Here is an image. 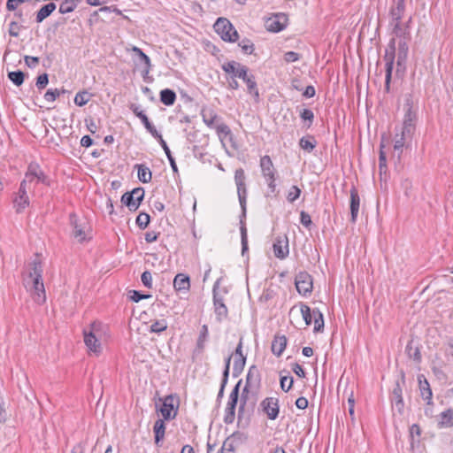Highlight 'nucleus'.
Here are the masks:
<instances>
[{
	"instance_id": "69168bd1",
	"label": "nucleus",
	"mask_w": 453,
	"mask_h": 453,
	"mask_svg": "<svg viewBox=\"0 0 453 453\" xmlns=\"http://www.w3.org/2000/svg\"><path fill=\"white\" fill-rule=\"evenodd\" d=\"M300 117L302 119L308 120L310 122L308 127H310L311 125V123L314 119V114H313L312 111L310 109H303L300 112Z\"/></svg>"
},
{
	"instance_id": "2eb2a0df",
	"label": "nucleus",
	"mask_w": 453,
	"mask_h": 453,
	"mask_svg": "<svg viewBox=\"0 0 453 453\" xmlns=\"http://www.w3.org/2000/svg\"><path fill=\"white\" fill-rule=\"evenodd\" d=\"M178 408H174V397L170 395L163 399L159 411L165 420L173 419L177 415Z\"/></svg>"
},
{
	"instance_id": "0eeeda50",
	"label": "nucleus",
	"mask_w": 453,
	"mask_h": 453,
	"mask_svg": "<svg viewBox=\"0 0 453 453\" xmlns=\"http://www.w3.org/2000/svg\"><path fill=\"white\" fill-rule=\"evenodd\" d=\"M246 176L244 170L242 168H238L234 172V181L237 187V194L241 207L242 209L243 213L246 211V202H247V188L245 183Z\"/></svg>"
},
{
	"instance_id": "bb28decb",
	"label": "nucleus",
	"mask_w": 453,
	"mask_h": 453,
	"mask_svg": "<svg viewBox=\"0 0 453 453\" xmlns=\"http://www.w3.org/2000/svg\"><path fill=\"white\" fill-rule=\"evenodd\" d=\"M173 288L177 291H188L190 288L189 277L184 273H178L173 280Z\"/></svg>"
},
{
	"instance_id": "39448f33",
	"label": "nucleus",
	"mask_w": 453,
	"mask_h": 453,
	"mask_svg": "<svg viewBox=\"0 0 453 453\" xmlns=\"http://www.w3.org/2000/svg\"><path fill=\"white\" fill-rule=\"evenodd\" d=\"M27 185L31 184L34 181L41 182L46 186H50V178L43 173L41 167L35 163L28 165L27 171L25 174V178L22 180Z\"/></svg>"
},
{
	"instance_id": "8fccbe9b",
	"label": "nucleus",
	"mask_w": 453,
	"mask_h": 453,
	"mask_svg": "<svg viewBox=\"0 0 453 453\" xmlns=\"http://www.w3.org/2000/svg\"><path fill=\"white\" fill-rule=\"evenodd\" d=\"M130 110L137 118L141 119L143 125L149 121L147 115L143 112V111L140 110L139 105L132 104L130 105Z\"/></svg>"
},
{
	"instance_id": "393cba45",
	"label": "nucleus",
	"mask_w": 453,
	"mask_h": 453,
	"mask_svg": "<svg viewBox=\"0 0 453 453\" xmlns=\"http://www.w3.org/2000/svg\"><path fill=\"white\" fill-rule=\"evenodd\" d=\"M287 337L285 335H279L276 334L272 342V352L277 356L280 357L287 346Z\"/></svg>"
},
{
	"instance_id": "3c124183",
	"label": "nucleus",
	"mask_w": 453,
	"mask_h": 453,
	"mask_svg": "<svg viewBox=\"0 0 453 453\" xmlns=\"http://www.w3.org/2000/svg\"><path fill=\"white\" fill-rule=\"evenodd\" d=\"M150 215L141 212L136 218V224L141 229H145L150 223Z\"/></svg>"
},
{
	"instance_id": "412c9836",
	"label": "nucleus",
	"mask_w": 453,
	"mask_h": 453,
	"mask_svg": "<svg viewBox=\"0 0 453 453\" xmlns=\"http://www.w3.org/2000/svg\"><path fill=\"white\" fill-rule=\"evenodd\" d=\"M350 221L355 223L357 221V214L360 206V197L357 189L352 187L350 191Z\"/></svg>"
},
{
	"instance_id": "cd10ccee",
	"label": "nucleus",
	"mask_w": 453,
	"mask_h": 453,
	"mask_svg": "<svg viewBox=\"0 0 453 453\" xmlns=\"http://www.w3.org/2000/svg\"><path fill=\"white\" fill-rule=\"evenodd\" d=\"M418 381L419 390H420L422 397L425 400H428V403H429L432 399L433 394H432V390H431V388H430V385H429L427 380L426 379V377L423 374H419L418 376Z\"/></svg>"
},
{
	"instance_id": "13d9d810",
	"label": "nucleus",
	"mask_w": 453,
	"mask_h": 453,
	"mask_svg": "<svg viewBox=\"0 0 453 453\" xmlns=\"http://www.w3.org/2000/svg\"><path fill=\"white\" fill-rule=\"evenodd\" d=\"M293 377L291 376H281L280 378V388L283 391L288 392L293 386Z\"/></svg>"
},
{
	"instance_id": "5701e85b",
	"label": "nucleus",
	"mask_w": 453,
	"mask_h": 453,
	"mask_svg": "<svg viewBox=\"0 0 453 453\" xmlns=\"http://www.w3.org/2000/svg\"><path fill=\"white\" fill-rule=\"evenodd\" d=\"M221 68L226 73L231 74V77L234 78H238V73L242 72L241 70H249L246 65L234 60L224 63Z\"/></svg>"
},
{
	"instance_id": "7c9ffc66",
	"label": "nucleus",
	"mask_w": 453,
	"mask_h": 453,
	"mask_svg": "<svg viewBox=\"0 0 453 453\" xmlns=\"http://www.w3.org/2000/svg\"><path fill=\"white\" fill-rule=\"evenodd\" d=\"M409 48L405 42V40H400L398 42V52H397V65L404 66L407 57H408Z\"/></svg>"
},
{
	"instance_id": "6e6d98bb",
	"label": "nucleus",
	"mask_w": 453,
	"mask_h": 453,
	"mask_svg": "<svg viewBox=\"0 0 453 453\" xmlns=\"http://www.w3.org/2000/svg\"><path fill=\"white\" fill-rule=\"evenodd\" d=\"M144 127L145 128L147 129V131L155 138L158 141V142L160 143L162 141H165L161 135V134H159L157 132V130L156 129V127L150 122V120L144 124Z\"/></svg>"
},
{
	"instance_id": "dca6fc26",
	"label": "nucleus",
	"mask_w": 453,
	"mask_h": 453,
	"mask_svg": "<svg viewBox=\"0 0 453 453\" xmlns=\"http://www.w3.org/2000/svg\"><path fill=\"white\" fill-rule=\"evenodd\" d=\"M217 283L213 287V303H214V311L216 314V318L218 321H222L226 319L228 314V310L226 304L223 302V298L219 296L216 292Z\"/></svg>"
},
{
	"instance_id": "2f4dec72",
	"label": "nucleus",
	"mask_w": 453,
	"mask_h": 453,
	"mask_svg": "<svg viewBox=\"0 0 453 453\" xmlns=\"http://www.w3.org/2000/svg\"><path fill=\"white\" fill-rule=\"evenodd\" d=\"M155 434V443L157 446H160V441L164 439L165 426L163 419H157L153 426Z\"/></svg>"
},
{
	"instance_id": "f704fd0d",
	"label": "nucleus",
	"mask_w": 453,
	"mask_h": 453,
	"mask_svg": "<svg viewBox=\"0 0 453 453\" xmlns=\"http://www.w3.org/2000/svg\"><path fill=\"white\" fill-rule=\"evenodd\" d=\"M317 145V141L312 135H306L300 139L299 146L307 152H311Z\"/></svg>"
},
{
	"instance_id": "c756f323",
	"label": "nucleus",
	"mask_w": 453,
	"mask_h": 453,
	"mask_svg": "<svg viewBox=\"0 0 453 453\" xmlns=\"http://www.w3.org/2000/svg\"><path fill=\"white\" fill-rule=\"evenodd\" d=\"M453 426V409L449 408L440 414V420L438 422L439 428L452 427Z\"/></svg>"
},
{
	"instance_id": "de8ad7c7",
	"label": "nucleus",
	"mask_w": 453,
	"mask_h": 453,
	"mask_svg": "<svg viewBox=\"0 0 453 453\" xmlns=\"http://www.w3.org/2000/svg\"><path fill=\"white\" fill-rule=\"evenodd\" d=\"M167 328V322L165 319H160L153 322L150 326V332L159 334Z\"/></svg>"
},
{
	"instance_id": "a878e982",
	"label": "nucleus",
	"mask_w": 453,
	"mask_h": 453,
	"mask_svg": "<svg viewBox=\"0 0 453 453\" xmlns=\"http://www.w3.org/2000/svg\"><path fill=\"white\" fill-rule=\"evenodd\" d=\"M56 4L52 2L44 4L35 13V21L37 23H42L46 18L51 15V13L56 10Z\"/></svg>"
},
{
	"instance_id": "4c0bfd02",
	"label": "nucleus",
	"mask_w": 453,
	"mask_h": 453,
	"mask_svg": "<svg viewBox=\"0 0 453 453\" xmlns=\"http://www.w3.org/2000/svg\"><path fill=\"white\" fill-rule=\"evenodd\" d=\"M412 135H403V131L401 130V134H396L395 136L394 150L402 152V149L404 147L407 141H411Z\"/></svg>"
},
{
	"instance_id": "b1692460",
	"label": "nucleus",
	"mask_w": 453,
	"mask_h": 453,
	"mask_svg": "<svg viewBox=\"0 0 453 453\" xmlns=\"http://www.w3.org/2000/svg\"><path fill=\"white\" fill-rule=\"evenodd\" d=\"M260 168L264 178H273L276 174V169L273 166V161L267 155L260 158Z\"/></svg>"
},
{
	"instance_id": "6ab92c4d",
	"label": "nucleus",
	"mask_w": 453,
	"mask_h": 453,
	"mask_svg": "<svg viewBox=\"0 0 453 453\" xmlns=\"http://www.w3.org/2000/svg\"><path fill=\"white\" fill-rule=\"evenodd\" d=\"M241 71L242 72L238 73V78L242 79L246 83L248 93L254 95L256 97H258L259 93L254 75L249 74V70Z\"/></svg>"
},
{
	"instance_id": "338daca9",
	"label": "nucleus",
	"mask_w": 453,
	"mask_h": 453,
	"mask_svg": "<svg viewBox=\"0 0 453 453\" xmlns=\"http://www.w3.org/2000/svg\"><path fill=\"white\" fill-rule=\"evenodd\" d=\"M141 280L142 284L146 287L150 288L152 287V275L149 271H145L142 273L141 276Z\"/></svg>"
},
{
	"instance_id": "052dcab7",
	"label": "nucleus",
	"mask_w": 453,
	"mask_h": 453,
	"mask_svg": "<svg viewBox=\"0 0 453 453\" xmlns=\"http://www.w3.org/2000/svg\"><path fill=\"white\" fill-rule=\"evenodd\" d=\"M241 239H242V253L244 255L245 251L248 250V236H247V229L244 224L241 226Z\"/></svg>"
},
{
	"instance_id": "09e8293b",
	"label": "nucleus",
	"mask_w": 453,
	"mask_h": 453,
	"mask_svg": "<svg viewBox=\"0 0 453 453\" xmlns=\"http://www.w3.org/2000/svg\"><path fill=\"white\" fill-rule=\"evenodd\" d=\"M393 26V34L397 37H403L407 34L406 28L402 26L401 20H395L391 22Z\"/></svg>"
},
{
	"instance_id": "c03bdc74",
	"label": "nucleus",
	"mask_w": 453,
	"mask_h": 453,
	"mask_svg": "<svg viewBox=\"0 0 453 453\" xmlns=\"http://www.w3.org/2000/svg\"><path fill=\"white\" fill-rule=\"evenodd\" d=\"M8 78L16 86H20L24 82L25 74L22 71H13L8 73Z\"/></svg>"
},
{
	"instance_id": "72a5a7b5",
	"label": "nucleus",
	"mask_w": 453,
	"mask_h": 453,
	"mask_svg": "<svg viewBox=\"0 0 453 453\" xmlns=\"http://www.w3.org/2000/svg\"><path fill=\"white\" fill-rule=\"evenodd\" d=\"M160 101L166 106H171L175 103L176 94L173 89L165 88L160 91Z\"/></svg>"
},
{
	"instance_id": "79ce46f5",
	"label": "nucleus",
	"mask_w": 453,
	"mask_h": 453,
	"mask_svg": "<svg viewBox=\"0 0 453 453\" xmlns=\"http://www.w3.org/2000/svg\"><path fill=\"white\" fill-rule=\"evenodd\" d=\"M314 332H320L324 328L323 314L318 310H313Z\"/></svg>"
},
{
	"instance_id": "7ed1b4c3",
	"label": "nucleus",
	"mask_w": 453,
	"mask_h": 453,
	"mask_svg": "<svg viewBox=\"0 0 453 453\" xmlns=\"http://www.w3.org/2000/svg\"><path fill=\"white\" fill-rule=\"evenodd\" d=\"M214 28L221 39L226 42H234L239 38L238 32L226 18H219L214 24Z\"/></svg>"
},
{
	"instance_id": "4be33fe9",
	"label": "nucleus",
	"mask_w": 453,
	"mask_h": 453,
	"mask_svg": "<svg viewBox=\"0 0 453 453\" xmlns=\"http://www.w3.org/2000/svg\"><path fill=\"white\" fill-rule=\"evenodd\" d=\"M70 224L73 226V234L79 242L85 240V231L82 224L79 220L75 213H71L69 216Z\"/></svg>"
},
{
	"instance_id": "774afa93",
	"label": "nucleus",
	"mask_w": 453,
	"mask_h": 453,
	"mask_svg": "<svg viewBox=\"0 0 453 453\" xmlns=\"http://www.w3.org/2000/svg\"><path fill=\"white\" fill-rule=\"evenodd\" d=\"M131 193L134 196V201H135L136 203H139V204H140L141 202L142 201L143 197H144V190H143V188H134L131 191Z\"/></svg>"
},
{
	"instance_id": "864d4df0",
	"label": "nucleus",
	"mask_w": 453,
	"mask_h": 453,
	"mask_svg": "<svg viewBox=\"0 0 453 453\" xmlns=\"http://www.w3.org/2000/svg\"><path fill=\"white\" fill-rule=\"evenodd\" d=\"M239 46L244 54H251L254 50V44L249 39H243L239 42Z\"/></svg>"
},
{
	"instance_id": "f257e3e1",
	"label": "nucleus",
	"mask_w": 453,
	"mask_h": 453,
	"mask_svg": "<svg viewBox=\"0 0 453 453\" xmlns=\"http://www.w3.org/2000/svg\"><path fill=\"white\" fill-rule=\"evenodd\" d=\"M42 265L36 255L35 258L29 264L28 272L24 275L23 284L30 292L34 301L42 304L46 301L44 284L42 281Z\"/></svg>"
},
{
	"instance_id": "ea45409f",
	"label": "nucleus",
	"mask_w": 453,
	"mask_h": 453,
	"mask_svg": "<svg viewBox=\"0 0 453 453\" xmlns=\"http://www.w3.org/2000/svg\"><path fill=\"white\" fill-rule=\"evenodd\" d=\"M121 202L127 205L130 211H136L139 207V203L134 201V196L131 192H126L121 197Z\"/></svg>"
},
{
	"instance_id": "5fc2aeb1",
	"label": "nucleus",
	"mask_w": 453,
	"mask_h": 453,
	"mask_svg": "<svg viewBox=\"0 0 453 453\" xmlns=\"http://www.w3.org/2000/svg\"><path fill=\"white\" fill-rule=\"evenodd\" d=\"M144 127L145 128L147 129V131L155 138L158 141V142L160 143L162 141H165L161 135V134H159L157 132V130L156 129V127L150 122V120L144 124Z\"/></svg>"
},
{
	"instance_id": "49530a36",
	"label": "nucleus",
	"mask_w": 453,
	"mask_h": 453,
	"mask_svg": "<svg viewBox=\"0 0 453 453\" xmlns=\"http://www.w3.org/2000/svg\"><path fill=\"white\" fill-rule=\"evenodd\" d=\"M91 95L87 91H81L76 94L74 104L78 106L85 105L90 99Z\"/></svg>"
},
{
	"instance_id": "473e14b6",
	"label": "nucleus",
	"mask_w": 453,
	"mask_h": 453,
	"mask_svg": "<svg viewBox=\"0 0 453 453\" xmlns=\"http://www.w3.org/2000/svg\"><path fill=\"white\" fill-rule=\"evenodd\" d=\"M134 168H137L138 170V179L141 182L149 183L151 181L152 173L149 167L144 165L138 164L134 165Z\"/></svg>"
},
{
	"instance_id": "37998d69",
	"label": "nucleus",
	"mask_w": 453,
	"mask_h": 453,
	"mask_svg": "<svg viewBox=\"0 0 453 453\" xmlns=\"http://www.w3.org/2000/svg\"><path fill=\"white\" fill-rule=\"evenodd\" d=\"M161 147L163 148L168 160H169V163L171 165V167L173 169V172L177 173H178V167H177V165H176V162H175V159L173 158L172 153H171V150L167 145V143L165 142V141H162L160 143Z\"/></svg>"
},
{
	"instance_id": "4468645a",
	"label": "nucleus",
	"mask_w": 453,
	"mask_h": 453,
	"mask_svg": "<svg viewBox=\"0 0 453 453\" xmlns=\"http://www.w3.org/2000/svg\"><path fill=\"white\" fill-rule=\"evenodd\" d=\"M232 354L234 356L233 376L237 377L242 372L246 363V357L242 353V338L240 339L234 353Z\"/></svg>"
},
{
	"instance_id": "e433bc0d",
	"label": "nucleus",
	"mask_w": 453,
	"mask_h": 453,
	"mask_svg": "<svg viewBox=\"0 0 453 453\" xmlns=\"http://www.w3.org/2000/svg\"><path fill=\"white\" fill-rule=\"evenodd\" d=\"M80 2V0H63L59 5V12L66 14L73 12Z\"/></svg>"
},
{
	"instance_id": "f03ea898",
	"label": "nucleus",
	"mask_w": 453,
	"mask_h": 453,
	"mask_svg": "<svg viewBox=\"0 0 453 453\" xmlns=\"http://www.w3.org/2000/svg\"><path fill=\"white\" fill-rule=\"evenodd\" d=\"M83 334L84 342L88 349L96 354L100 353L102 349L99 342V338L101 337V323H91L89 328L85 329Z\"/></svg>"
},
{
	"instance_id": "4d7b16f0",
	"label": "nucleus",
	"mask_w": 453,
	"mask_h": 453,
	"mask_svg": "<svg viewBox=\"0 0 453 453\" xmlns=\"http://www.w3.org/2000/svg\"><path fill=\"white\" fill-rule=\"evenodd\" d=\"M213 128L219 135L226 136L231 133L229 127L221 120Z\"/></svg>"
},
{
	"instance_id": "0e129e2a",
	"label": "nucleus",
	"mask_w": 453,
	"mask_h": 453,
	"mask_svg": "<svg viewBox=\"0 0 453 453\" xmlns=\"http://www.w3.org/2000/svg\"><path fill=\"white\" fill-rule=\"evenodd\" d=\"M49 83V76L46 73L39 75L36 79V87L38 89H43Z\"/></svg>"
},
{
	"instance_id": "c9c22d12",
	"label": "nucleus",
	"mask_w": 453,
	"mask_h": 453,
	"mask_svg": "<svg viewBox=\"0 0 453 453\" xmlns=\"http://www.w3.org/2000/svg\"><path fill=\"white\" fill-rule=\"evenodd\" d=\"M209 336V329L207 325H203L200 332L199 336L196 342V350L199 352H203L205 347V342Z\"/></svg>"
},
{
	"instance_id": "6e6552de",
	"label": "nucleus",
	"mask_w": 453,
	"mask_h": 453,
	"mask_svg": "<svg viewBox=\"0 0 453 453\" xmlns=\"http://www.w3.org/2000/svg\"><path fill=\"white\" fill-rule=\"evenodd\" d=\"M28 185L25 182L21 181L19 185V188L17 193H15L14 197L12 199L13 207L17 213H21L29 205V197L27 195Z\"/></svg>"
},
{
	"instance_id": "603ef678",
	"label": "nucleus",
	"mask_w": 453,
	"mask_h": 453,
	"mask_svg": "<svg viewBox=\"0 0 453 453\" xmlns=\"http://www.w3.org/2000/svg\"><path fill=\"white\" fill-rule=\"evenodd\" d=\"M65 90L62 89L61 91L58 88L55 89H48L46 93L44 94V99L47 102H54L58 96H60L61 93H64Z\"/></svg>"
},
{
	"instance_id": "1a4fd4ad",
	"label": "nucleus",
	"mask_w": 453,
	"mask_h": 453,
	"mask_svg": "<svg viewBox=\"0 0 453 453\" xmlns=\"http://www.w3.org/2000/svg\"><path fill=\"white\" fill-rule=\"evenodd\" d=\"M295 284L297 292L302 296H306L312 291V277L306 272H300L296 274Z\"/></svg>"
},
{
	"instance_id": "a211bd4d",
	"label": "nucleus",
	"mask_w": 453,
	"mask_h": 453,
	"mask_svg": "<svg viewBox=\"0 0 453 453\" xmlns=\"http://www.w3.org/2000/svg\"><path fill=\"white\" fill-rule=\"evenodd\" d=\"M273 252L276 257L285 258L288 255V240L286 235L279 236L273 243Z\"/></svg>"
},
{
	"instance_id": "58836bf2",
	"label": "nucleus",
	"mask_w": 453,
	"mask_h": 453,
	"mask_svg": "<svg viewBox=\"0 0 453 453\" xmlns=\"http://www.w3.org/2000/svg\"><path fill=\"white\" fill-rule=\"evenodd\" d=\"M132 50L139 57L140 61L145 65L144 73L147 74L150 72L151 64L150 58L138 47L134 46Z\"/></svg>"
},
{
	"instance_id": "f8f14e48",
	"label": "nucleus",
	"mask_w": 453,
	"mask_h": 453,
	"mask_svg": "<svg viewBox=\"0 0 453 453\" xmlns=\"http://www.w3.org/2000/svg\"><path fill=\"white\" fill-rule=\"evenodd\" d=\"M263 411L266 414L267 418L274 420L278 418L280 412L279 399L275 397H266L261 402Z\"/></svg>"
},
{
	"instance_id": "9b49d317",
	"label": "nucleus",
	"mask_w": 453,
	"mask_h": 453,
	"mask_svg": "<svg viewBox=\"0 0 453 453\" xmlns=\"http://www.w3.org/2000/svg\"><path fill=\"white\" fill-rule=\"evenodd\" d=\"M405 108L406 111L401 130L403 131V135H413L416 129V112L411 110V105L409 103L406 104Z\"/></svg>"
},
{
	"instance_id": "20e7f679",
	"label": "nucleus",
	"mask_w": 453,
	"mask_h": 453,
	"mask_svg": "<svg viewBox=\"0 0 453 453\" xmlns=\"http://www.w3.org/2000/svg\"><path fill=\"white\" fill-rule=\"evenodd\" d=\"M395 58V39L392 38L386 49L384 60L386 61V75H385V91H390V82L392 78V71Z\"/></svg>"
},
{
	"instance_id": "f3484780",
	"label": "nucleus",
	"mask_w": 453,
	"mask_h": 453,
	"mask_svg": "<svg viewBox=\"0 0 453 453\" xmlns=\"http://www.w3.org/2000/svg\"><path fill=\"white\" fill-rule=\"evenodd\" d=\"M392 406L398 411L399 414H403L404 411V403L403 399V388L400 381H396L391 396Z\"/></svg>"
},
{
	"instance_id": "ddd939ff",
	"label": "nucleus",
	"mask_w": 453,
	"mask_h": 453,
	"mask_svg": "<svg viewBox=\"0 0 453 453\" xmlns=\"http://www.w3.org/2000/svg\"><path fill=\"white\" fill-rule=\"evenodd\" d=\"M288 22V16L284 13H277L274 16L269 18L265 21V27L271 32H280L283 30Z\"/></svg>"
},
{
	"instance_id": "a19ab883",
	"label": "nucleus",
	"mask_w": 453,
	"mask_h": 453,
	"mask_svg": "<svg viewBox=\"0 0 453 453\" xmlns=\"http://www.w3.org/2000/svg\"><path fill=\"white\" fill-rule=\"evenodd\" d=\"M235 450V440L234 435H231L230 437L226 438L222 447L219 449V453H226V452H231L234 453Z\"/></svg>"
},
{
	"instance_id": "c85d7f7f",
	"label": "nucleus",
	"mask_w": 453,
	"mask_h": 453,
	"mask_svg": "<svg viewBox=\"0 0 453 453\" xmlns=\"http://www.w3.org/2000/svg\"><path fill=\"white\" fill-rule=\"evenodd\" d=\"M404 0H393V4L390 10L392 21L401 20L404 13Z\"/></svg>"
},
{
	"instance_id": "aec40b11",
	"label": "nucleus",
	"mask_w": 453,
	"mask_h": 453,
	"mask_svg": "<svg viewBox=\"0 0 453 453\" xmlns=\"http://www.w3.org/2000/svg\"><path fill=\"white\" fill-rule=\"evenodd\" d=\"M201 115L203 122L210 128H213L221 120L216 111L210 107H203L201 111Z\"/></svg>"
},
{
	"instance_id": "a18cd8bd",
	"label": "nucleus",
	"mask_w": 453,
	"mask_h": 453,
	"mask_svg": "<svg viewBox=\"0 0 453 453\" xmlns=\"http://www.w3.org/2000/svg\"><path fill=\"white\" fill-rule=\"evenodd\" d=\"M301 313L303 320L305 321V324L307 326L311 325L313 319V310L311 311V308L306 304H302Z\"/></svg>"
},
{
	"instance_id": "e2e57ef3",
	"label": "nucleus",
	"mask_w": 453,
	"mask_h": 453,
	"mask_svg": "<svg viewBox=\"0 0 453 453\" xmlns=\"http://www.w3.org/2000/svg\"><path fill=\"white\" fill-rule=\"evenodd\" d=\"M21 28L22 27L19 25L18 21L13 20L9 24V35L12 37H18Z\"/></svg>"
},
{
	"instance_id": "9d476101",
	"label": "nucleus",
	"mask_w": 453,
	"mask_h": 453,
	"mask_svg": "<svg viewBox=\"0 0 453 453\" xmlns=\"http://www.w3.org/2000/svg\"><path fill=\"white\" fill-rule=\"evenodd\" d=\"M261 387V375L258 369L252 365L250 367L247 376H246V383L244 388H248L251 391L253 395H257L258 394L259 388Z\"/></svg>"
},
{
	"instance_id": "bf43d9fd",
	"label": "nucleus",
	"mask_w": 453,
	"mask_h": 453,
	"mask_svg": "<svg viewBox=\"0 0 453 453\" xmlns=\"http://www.w3.org/2000/svg\"><path fill=\"white\" fill-rule=\"evenodd\" d=\"M301 195V189L297 186H292L288 193L287 199L289 203L295 202Z\"/></svg>"
},
{
	"instance_id": "423d86ee",
	"label": "nucleus",
	"mask_w": 453,
	"mask_h": 453,
	"mask_svg": "<svg viewBox=\"0 0 453 453\" xmlns=\"http://www.w3.org/2000/svg\"><path fill=\"white\" fill-rule=\"evenodd\" d=\"M242 384V380H240L237 384L234 386L233 390L230 393L229 399L225 411L224 422L226 424H232L235 418V408L238 403L239 397V390L240 386Z\"/></svg>"
},
{
	"instance_id": "680f3d73",
	"label": "nucleus",
	"mask_w": 453,
	"mask_h": 453,
	"mask_svg": "<svg viewBox=\"0 0 453 453\" xmlns=\"http://www.w3.org/2000/svg\"><path fill=\"white\" fill-rule=\"evenodd\" d=\"M250 394H251V391L246 388H243L242 395H241V403H240L239 411H238L239 414L243 412L244 406L249 399Z\"/></svg>"
}]
</instances>
